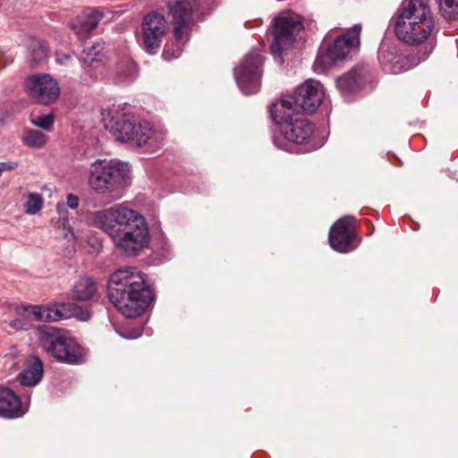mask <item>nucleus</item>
Wrapping results in <instances>:
<instances>
[{
  "label": "nucleus",
  "mask_w": 458,
  "mask_h": 458,
  "mask_svg": "<svg viewBox=\"0 0 458 458\" xmlns=\"http://www.w3.org/2000/svg\"><path fill=\"white\" fill-rule=\"evenodd\" d=\"M91 224L105 232L115 248L127 256L137 255L148 244L145 218L124 204H116L91 214Z\"/></svg>",
  "instance_id": "f257e3e1"
},
{
  "label": "nucleus",
  "mask_w": 458,
  "mask_h": 458,
  "mask_svg": "<svg viewBox=\"0 0 458 458\" xmlns=\"http://www.w3.org/2000/svg\"><path fill=\"white\" fill-rule=\"evenodd\" d=\"M107 292L116 310L131 318L140 316L154 301L145 276L131 267L118 268L110 276Z\"/></svg>",
  "instance_id": "f03ea898"
},
{
  "label": "nucleus",
  "mask_w": 458,
  "mask_h": 458,
  "mask_svg": "<svg viewBox=\"0 0 458 458\" xmlns=\"http://www.w3.org/2000/svg\"><path fill=\"white\" fill-rule=\"evenodd\" d=\"M393 22L396 38L411 46L426 42L435 30L428 0L403 1Z\"/></svg>",
  "instance_id": "7ed1b4c3"
},
{
  "label": "nucleus",
  "mask_w": 458,
  "mask_h": 458,
  "mask_svg": "<svg viewBox=\"0 0 458 458\" xmlns=\"http://www.w3.org/2000/svg\"><path fill=\"white\" fill-rule=\"evenodd\" d=\"M270 114L277 126L273 141L278 148L293 151V145L303 144L312 134L311 123L293 108L289 99L273 104Z\"/></svg>",
  "instance_id": "20e7f679"
},
{
  "label": "nucleus",
  "mask_w": 458,
  "mask_h": 458,
  "mask_svg": "<svg viewBox=\"0 0 458 458\" xmlns=\"http://www.w3.org/2000/svg\"><path fill=\"white\" fill-rule=\"evenodd\" d=\"M106 130L118 141H131L138 146L148 144L149 148H158L163 142L161 133L155 131L148 122L136 123L128 106L113 108L102 113Z\"/></svg>",
  "instance_id": "39448f33"
},
{
  "label": "nucleus",
  "mask_w": 458,
  "mask_h": 458,
  "mask_svg": "<svg viewBox=\"0 0 458 458\" xmlns=\"http://www.w3.org/2000/svg\"><path fill=\"white\" fill-rule=\"evenodd\" d=\"M131 169L128 163L116 159L93 162L89 170L88 182L90 189L99 196L120 199L129 185Z\"/></svg>",
  "instance_id": "423d86ee"
},
{
  "label": "nucleus",
  "mask_w": 458,
  "mask_h": 458,
  "mask_svg": "<svg viewBox=\"0 0 458 458\" xmlns=\"http://www.w3.org/2000/svg\"><path fill=\"white\" fill-rule=\"evenodd\" d=\"M37 336L43 351L57 361L74 365L86 360L87 350L67 330L45 326L38 329Z\"/></svg>",
  "instance_id": "0eeeda50"
},
{
  "label": "nucleus",
  "mask_w": 458,
  "mask_h": 458,
  "mask_svg": "<svg viewBox=\"0 0 458 458\" xmlns=\"http://www.w3.org/2000/svg\"><path fill=\"white\" fill-rule=\"evenodd\" d=\"M360 31L361 25L355 24L346 32L334 39L330 32L327 33L316 58L315 65L326 67L333 62L348 58L360 46Z\"/></svg>",
  "instance_id": "6e6552de"
},
{
  "label": "nucleus",
  "mask_w": 458,
  "mask_h": 458,
  "mask_svg": "<svg viewBox=\"0 0 458 458\" xmlns=\"http://www.w3.org/2000/svg\"><path fill=\"white\" fill-rule=\"evenodd\" d=\"M302 19L300 15L291 13L278 16L273 25L274 41L270 47L275 57L288 49L295 40V36L303 30Z\"/></svg>",
  "instance_id": "1a4fd4ad"
},
{
  "label": "nucleus",
  "mask_w": 458,
  "mask_h": 458,
  "mask_svg": "<svg viewBox=\"0 0 458 458\" xmlns=\"http://www.w3.org/2000/svg\"><path fill=\"white\" fill-rule=\"evenodd\" d=\"M263 62V55L259 52L252 50L245 55L242 64L234 69L237 85L245 95L259 90Z\"/></svg>",
  "instance_id": "9d476101"
},
{
  "label": "nucleus",
  "mask_w": 458,
  "mask_h": 458,
  "mask_svg": "<svg viewBox=\"0 0 458 458\" xmlns=\"http://www.w3.org/2000/svg\"><path fill=\"white\" fill-rule=\"evenodd\" d=\"M168 30L164 15L151 12L144 16L141 23V44L149 54H155L160 47L163 38Z\"/></svg>",
  "instance_id": "9b49d317"
},
{
  "label": "nucleus",
  "mask_w": 458,
  "mask_h": 458,
  "mask_svg": "<svg viewBox=\"0 0 458 458\" xmlns=\"http://www.w3.org/2000/svg\"><path fill=\"white\" fill-rule=\"evenodd\" d=\"M169 13L173 18L174 37L178 42L188 36L193 23V13L199 7V0L169 2Z\"/></svg>",
  "instance_id": "f8f14e48"
},
{
  "label": "nucleus",
  "mask_w": 458,
  "mask_h": 458,
  "mask_svg": "<svg viewBox=\"0 0 458 458\" xmlns=\"http://www.w3.org/2000/svg\"><path fill=\"white\" fill-rule=\"evenodd\" d=\"M323 98L322 84L310 79L301 84L296 89L293 97L288 99L292 101L295 110L298 111L299 108L304 113L313 114L320 106Z\"/></svg>",
  "instance_id": "ddd939ff"
},
{
  "label": "nucleus",
  "mask_w": 458,
  "mask_h": 458,
  "mask_svg": "<svg viewBox=\"0 0 458 458\" xmlns=\"http://www.w3.org/2000/svg\"><path fill=\"white\" fill-rule=\"evenodd\" d=\"M354 218L350 216L338 219L331 227L328 242L332 249L339 252H349L356 247Z\"/></svg>",
  "instance_id": "4468645a"
},
{
  "label": "nucleus",
  "mask_w": 458,
  "mask_h": 458,
  "mask_svg": "<svg viewBox=\"0 0 458 458\" xmlns=\"http://www.w3.org/2000/svg\"><path fill=\"white\" fill-rule=\"evenodd\" d=\"M29 96L36 102L49 105L59 97L60 89L57 82L48 74H35L25 83Z\"/></svg>",
  "instance_id": "2eb2a0df"
},
{
  "label": "nucleus",
  "mask_w": 458,
  "mask_h": 458,
  "mask_svg": "<svg viewBox=\"0 0 458 458\" xmlns=\"http://www.w3.org/2000/svg\"><path fill=\"white\" fill-rule=\"evenodd\" d=\"M378 60L386 72L399 73L406 69V58L399 53L395 45L381 43L378 49Z\"/></svg>",
  "instance_id": "dca6fc26"
},
{
  "label": "nucleus",
  "mask_w": 458,
  "mask_h": 458,
  "mask_svg": "<svg viewBox=\"0 0 458 458\" xmlns=\"http://www.w3.org/2000/svg\"><path fill=\"white\" fill-rule=\"evenodd\" d=\"M27 408L12 389L0 388V417L13 419L22 416Z\"/></svg>",
  "instance_id": "f3484780"
},
{
  "label": "nucleus",
  "mask_w": 458,
  "mask_h": 458,
  "mask_svg": "<svg viewBox=\"0 0 458 458\" xmlns=\"http://www.w3.org/2000/svg\"><path fill=\"white\" fill-rule=\"evenodd\" d=\"M44 365L41 359L35 355L29 356L24 362L22 370L18 375L21 386H35L42 379Z\"/></svg>",
  "instance_id": "a211bd4d"
},
{
  "label": "nucleus",
  "mask_w": 458,
  "mask_h": 458,
  "mask_svg": "<svg viewBox=\"0 0 458 458\" xmlns=\"http://www.w3.org/2000/svg\"><path fill=\"white\" fill-rule=\"evenodd\" d=\"M102 17L98 10L86 9L72 22V29L80 38L87 37L98 27Z\"/></svg>",
  "instance_id": "6ab92c4d"
},
{
  "label": "nucleus",
  "mask_w": 458,
  "mask_h": 458,
  "mask_svg": "<svg viewBox=\"0 0 458 458\" xmlns=\"http://www.w3.org/2000/svg\"><path fill=\"white\" fill-rule=\"evenodd\" d=\"M367 73V69L357 66L339 77L336 81V85L342 95L348 97L351 93L359 89L365 82Z\"/></svg>",
  "instance_id": "aec40b11"
},
{
  "label": "nucleus",
  "mask_w": 458,
  "mask_h": 458,
  "mask_svg": "<svg viewBox=\"0 0 458 458\" xmlns=\"http://www.w3.org/2000/svg\"><path fill=\"white\" fill-rule=\"evenodd\" d=\"M97 294V284L89 277H81L78 279L72 291V298L79 301L94 300Z\"/></svg>",
  "instance_id": "412c9836"
},
{
  "label": "nucleus",
  "mask_w": 458,
  "mask_h": 458,
  "mask_svg": "<svg viewBox=\"0 0 458 458\" xmlns=\"http://www.w3.org/2000/svg\"><path fill=\"white\" fill-rule=\"evenodd\" d=\"M27 59L32 64H38L43 62L47 56V47L46 44L35 38L29 37L26 41Z\"/></svg>",
  "instance_id": "4be33fe9"
},
{
  "label": "nucleus",
  "mask_w": 458,
  "mask_h": 458,
  "mask_svg": "<svg viewBox=\"0 0 458 458\" xmlns=\"http://www.w3.org/2000/svg\"><path fill=\"white\" fill-rule=\"evenodd\" d=\"M35 320L40 321H59L64 318L62 310L56 306H35L31 305L30 310Z\"/></svg>",
  "instance_id": "5701e85b"
},
{
  "label": "nucleus",
  "mask_w": 458,
  "mask_h": 458,
  "mask_svg": "<svg viewBox=\"0 0 458 458\" xmlns=\"http://www.w3.org/2000/svg\"><path fill=\"white\" fill-rule=\"evenodd\" d=\"M31 305H21L16 309V313L18 315V318L15 319H13L9 326L19 331V330H24L27 331L30 329L33 326V322L35 320V317L32 316V312L29 310H30Z\"/></svg>",
  "instance_id": "b1692460"
},
{
  "label": "nucleus",
  "mask_w": 458,
  "mask_h": 458,
  "mask_svg": "<svg viewBox=\"0 0 458 458\" xmlns=\"http://www.w3.org/2000/svg\"><path fill=\"white\" fill-rule=\"evenodd\" d=\"M81 60L84 64L90 68L97 69L104 64V55L97 50L96 46L83 49Z\"/></svg>",
  "instance_id": "393cba45"
},
{
  "label": "nucleus",
  "mask_w": 458,
  "mask_h": 458,
  "mask_svg": "<svg viewBox=\"0 0 458 458\" xmlns=\"http://www.w3.org/2000/svg\"><path fill=\"white\" fill-rule=\"evenodd\" d=\"M439 12L447 21L458 20V0H437Z\"/></svg>",
  "instance_id": "a878e982"
},
{
  "label": "nucleus",
  "mask_w": 458,
  "mask_h": 458,
  "mask_svg": "<svg viewBox=\"0 0 458 458\" xmlns=\"http://www.w3.org/2000/svg\"><path fill=\"white\" fill-rule=\"evenodd\" d=\"M47 137L37 130L27 131L22 140L23 143L34 148H40L47 143Z\"/></svg>",
  "instance_id": "bb28decb"
},
{
  "label": "nucleus",
  "mask_w": 458,
  "mask_h": 458,
  "mask_svg": "<svg viewBox=\"0 0 458 458\" xmlns=\"http://www.w3.org/2000/svg\"><path fill=\"white\" fill-rule=\"evenodd\" d=\"M80 199L78 196L74 194H68L66 196V203H58L56 206L57 212L60 216V220H62V224L64 226L66 223H68V219L65 216V213L67 212L66 207H69L72 209H77L79 207Z\"/></svg>",
  "instance_id": "cd10ccee"
},
{
  "label": "nucleus",
  "mask_w": 458,
  "mask_h": 458,
  "mask_svg": "<svg viewBox=\"0 0 458 458\" xmlns=\"http://www.w3.org/2000/svg\"><path fill=\"white\" fill-rule=\"evenodd\" d=\"M189 35L184 36L183 39L181 42H178L176 38H174V43H167L163 51V57L165 60H171L174 58H177L181 53L182 52V47L184 43L188 40Z\"/></svg>",
  "instance_id": "c85d7f7f"
},
{
  "label": "nucleus",
  "mask_w": 458,
  "mask_h": 458,
  "mask_svg": "<svg viewBox=\"0 0 458 458\" xmlns=\"http://www.w3.org/2000/svg\"><path fill=\"white\" fill-rule=\"evenodd\" d=\"M42 208V198L38 193H30L28 196L26 212L30 215L37 214Z\"/></svg>",
  "instance_id": "c756f323"
},
{
  "label": "nucleus",
  "mask_w": 458,
  "mask_h": 458,
  "mask_svg": "<svg viewBox=\"0 0 458 458\" xmlns=\"http://www.w3.org/2000/svg\"><path fill=\"white\" fill-rule=\"evenodd\" d=\"M31 123L37 127L50 131L54 123V116L52 114L36 116L31 119Z\"/></svg>",
  "instance_id": "7c9ffc66"
},
{
  "label": "nucleus",
  "mask_w": 458,
  "mask_h": 458,
  "mask_svg": "<svg viewBox=\"0 0 458 458\" xmlns=\"http://www.w3.org/2000/svg\"><path fill=\"white\" fill-rule=\"evenodd\" d=\"M74 316L81 321H88L91 317V312L88 309L74 306Z\"/></svg>",
  "instance_id": "2f4dec72"
},
{
  "label": "nucleus",
  "mask_w": 458,
  "mask_h": 458,
  "mask_svg": "<svg viewBox=\"0 0 458 458\" xmlns=\"http://www.w3.org/2000/svg\"><path fill=\"white\" fill-rule=\"evenodd\" d=\"M19 166L17 162H0V171L1 174L4 171H12L16 169Z\"/></svg>",
  "instance_id": "473e14b6"
},
{
  "label": "nucleus",
  "mask_w": 458,
  "mask_h": 458,
  "mask_svg": "<svg viewBox=\"0 0 458 458\" xmlns=\"http://www.w3.org/2000/svg\"><path fill=\"white\" fill-rule=\"evenodd\" d=\"M71 55L69 54H57L56 61L61 64H64L69 59Z\"/></svg>",
  "instance_id": "72a5a7b5"
},
{
  "label": "nucleus",
  "mask_w": 458,
  "mask_h": 458,
  "mask_svg": "<svg viewBox=\"0 0 458 458\" xmlns=\"http://www.w3.org/2000/svg\"><path fill=\"white\" fill-rule=\"evenodd\" d=\"M141 330L140 329H138L136 330L134 333H131L129 334L126 337L127 338H130V339H135V338H138L139 336L141 335Z\"/></svg>",
  "instance_id": "f704fd0d"
},
{
  "label": "nucleus",
  "mask_w": 458,
  "mask_h": 458,
  "mask_svg": "<svg viewBox=\"0 0 458 458\" xmlns=\"http://www.w3.org/2000/svg\"><path fill=\"white\" fill-rule=\"evenodd\" d=\"M133 70H134V64H130L129 66H127V72H129L131 73Z\"/></svg>",
  "instance_id": "c9c22d12"
},
{
  "label": "nucleus",
  "mask_w": 458,
  "mask_h": 458,
  "mask_svg": "<svg viewBox=\"0 0 458 458\" xmlns=\"http://www.w3.org/2000/svg\"><path fill=\"white\" fill-rule=\"evenodd\" d=\"M123 81H128V74L124 75V78L123 79Z\"/></svg>",
  "instance_id": "e433bc0d"
},
{
  "label": "nucleus",
  "mask_w": 458,
  "mask_h": 458,
  "mask_svg": "<svg viewBox=\"0 0 458 458\" xmlns=\"http://www.w3.org/2000/svg\"><path fill=\"white\" fill-rule=\"evenodd\" d=\"M72 234L73 235V238H74V239H76V238H77V236L75 235V233H73L72 232Z\"/></svg>",
  "instance_id": "4c0bfd02"
},
{
  "label": "nucleus",
  "mask_w": 458,
  "mask_h": 458,
  "mask_svg": "<svg viewBox=\"0 0 458 458\" xmlns=\"http://www.w3.org/2000/svg\"><path fill=\"white\" fill-rule=\"evenodd\" d=\"M84 81H86L88 83L90 81V80L84 79Z\"/></svg>",
  "instance_id": "58836bf2"
}]
</instances>
